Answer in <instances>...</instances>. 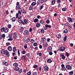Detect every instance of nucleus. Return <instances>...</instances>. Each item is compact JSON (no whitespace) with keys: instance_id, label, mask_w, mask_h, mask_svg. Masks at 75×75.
<instances>
[{"instance_id":"ea45409f","label":"nucleus","mask_w":75,"mask_h":75,"mask_svg":"<svg viewBox=\"0 0 75 75\" xmlns=\"http://www.w3.org/2000/svg\"><path fill=\"white\" fill-rule=\"evenodd\" d=\"M38 19L37 18H35L34 20V22H35V23H37V22H38Z\"/></svg>"},{"instance_id":"a211bd4d","label":"nucleus","mask_w":75,"mask_h":75,"mask_svg":"<svg viewBox=\"0 0 75 75\" xmlns=\"http://www.w3.org/2000/svg\"><path fill=\"white\" fill-rule=\"evenodd\" d=\"M47 62L48 63H51L52 62V60L51 59H49L47 60Z\"/></svg>"},{"instance_id":"c9c22d12","label":"nucleus","mask_w":75,"mask_h":75,"mask_svg":"<svg viewBox=\"0 0 75 75\" xmlns=\"http://www.w3.org/2000/svg\"><path fill=\"white\" fill-rule=\"evenodd\" d=\"M16 8H17L18 9V10H20V8H21V7H20V6H16Z\"/></svg>"},{"instance_id":"0e129e2a","label":"nucleus","mask_w":75,"mask_h":75,"mask_svg":"<svg viewBox=\"0 0 75 75\" xmlns=\"http://www.w3.org/2000/svg\"><path fill=\"white\" fill-rule=\"evenodd\" d=\"M8 37L9 38H11L12 37V35L11 34H10L8 35Z\"/></svg>"},{"instance_id":"c85d7f7f","label":"nucleus","mask_w":75,"mask_h":75,"mask_svg":"<svg viewBox=\"0 0 75 75\" xmlns=\"http://www.w3.org/2000/svg\"><path fill=\"white\" fill-rule=\"evenodd\" d=\"M21 58L23 60H24V59H25V56H22Z\"/></svg>"},{"instance_id":"e2e57ef3","label":"nucleus","mask_w":75,"mask_h":75,"mask_svg":"<svg viewBox=\"0 0 75 75\" xmlns=\"http://www.w3.org/2000/svg\"><path fill=\"white\" fill-rule=\"evenodd\" d=\"M30 50H32L33 49V48H34V47H33L32 45H31L30 46Z\"/></svg>"},{"instance_id":"5701e85b","label":"nucleus","mask_w":75,"mask_h":75,"mask_svg":"<svg viewBox=\"0 0 75 75\" xmlns=\"http://www.w3.org/2000/svg\"><path fill=\"white\" fill-rule=\"evenodd\" d=\"M4 31L5 32V33H7V32L8 31V28H6L5 29Z\"/></svg>"},{"instance_id":"72a5a7b5","label":"nucleus","mask_w":75,"mask_h":75,"mask_svg":"<svg viewBox=\"0 0 75 75\" xmlns=\"http://www.w3.org/2000/svg\"><path fill=\"white\" fill-rule=\"evenodd\" d=\"M62 70L65 71L66 70V68L65 67H62Z\"/></svg>"},{"instance_id":"473e14b6","label":"nucleus","mask_w":75,"mask_h":75,"mask_svg":"<svg viewBox=\"0 0 75 75\" xmlns=\"http://www.w3.org/2000/svg\"><path fill=\"white\" fill-rule=\"evenodd\" d=\"M24 21L25 24H27V23H28V21H27L26 19H24Z\"/></svg>"},{"instance_id":"e433bc0d","label":"nucleus","mask_w":75,"mask_h":75,"mask_svg":"<svg viewBox=\"0 0 75 75\" xmlns=\"http://www.w3.org/2000/svg\"><path fill=\"white\" fill-rule=\"evenodd\" d=\"M67 37L66 36H65L63 39V40L64 41H65L67 40Z\"/></svg>"},{"instance_id":"6e6552de","label":"nucleus","mask_w":75,"mask_h":75,"mask_svg":"<svg viewBox=\"0 0 75 75\" xmlns=\"http://www.w3.org/2000/svg\"><path fill=\"white\" fill-rule=\"evenodd\" d=\"M7 49L9 51H12V47L11 46H8L7 48Z\"/></svg>"},{"instance_id":"f8f14e48","label":"nucleus","mask_w":75,"mask_h":75,"mask_svg":"<svg viewBox=\"0 0 75 75\" xmlns=\"http://www.w3.org/2000/svg\"><path fill=\"white\" fill-rule=\"evenodd\" d=\"M60 57H62V59H65V57L64 56V54H60Z\"/></svg>"},{"instance_id":"cd10ccee","label":"nucleus","mask_w":75,"mask_h":75,"mask_svg":"<svg viewBox=\"0 0 75 75\" xmlns=\"http://www.w3.org/2000/svg\"><path fill=\"white\" fill-rule=\"evenodd\" d=\"M5 29L4 28H2L1 30V32H4V31Z\"/></svg>"},{"instance_id":"0eeeda50","label":"nucleus","mask_w":75,"mask_h":75,"mask_svg":"<svg viewBox=\"0 0 75 75\" xmlns=\"http://www.w3.org/2000/svg\"><path fill=\"white\" fill-rule=\"evenodd\" d=\"M28 32L27 30H25V31H24L23 33V34L25 35H28Z\"/></svg>"},{"instance_id":"774afa93","label":"nucleus","mask_w":75,"mask_h":75,"mask_svg":"<svg viewBox=\"0 0 75 75\" xmlns=\"http://www.w3.org/2000/svg\"><path fill=\"white\" fill-rule=\"evenodd\" d=\"M6 62L5 61L3 62V64L4 65H5V64H6Z\"/></svg>"},{"instance_id":"3c124183","label":"nucleus","mask_w":75,"mask_h":75,"mask_svg":"<svg viewBox=\"0 0 75 75\" xmlns=\"http://www.w3.org/2000/svg\"><path fill=\"white\" fill-rule=\"evenodd\" d=\"M65 54L67 57H69V53L67 52H66Z\"/></svg>"},{"instance_id":"9d476101","label":"nucleus","mask_w":75,"mask_h":75,"mask_svg":"<svg viewBox=\"0 0 75 75\" xmlns=\"http://www.w3.org/2000/svg\"><path fill=\"white\" fill-rule=\"evenodd\" d=\"M1 52L2 54H5V50L4 49L1 50Z\"/></svg>"},{"instance_id":"bf43d9fd","label":"nucleus","mask_w":75,"mask_h":75,"mask_svg":"<svg viewBox=\"0 0 75 75\" xmlns=\"http://www.w3.org/2000/svg\"><path fill=\"white\" fill-rule=\"evenodd\" d=\"M6 45H7V46L10 45V43L8 42L6 43Z\"/></svg>"},{"instance_id":"4d7b16f0","label":"nucleus","mask_w":75,"mask_h":75,"mask_svg":"<svg viewBox=\"0 0 75 75\" xmlns=\"http://www.w3.org/2000/svg\"><path fill=\"white\" fill-rule=\"evenodd\" d=\"M31 43H33V42H34L35 41L34 40V39H32L31 40Z\"/></svg>"},{"instance_id":"6ab92c4d","label":"nucleus","mask_w":75,"mask_h":75,"mask_svg":"<svg viewBox=\"0 0 75 75\" xmlns=\"http://www.w3.org/2000/svg\"><path fill=\"white\" fill-rule=\"evenodd\" d=\"M22 70L21 69H19L18 71V73L19 74H20V73H21L22 72Z\"/></svg>"},{"instance_id":"4c0bfd02","label":"nucleus","mask_w":75,"mask_h":75,"mask_svg":"<svg viewBox=\"0 0 75 75\" xmlns=\"http://www.w3.org/2000/svg\"><path fill=\"white\" fill-rule=\"evenodd\" d=\"M45 27H47V28L48 27L49 28H51V25H48L47 24H46Z\"/></svg>"},{"instance_id":"8fccbe9b","label":"nucleus","mask_w":75,"mask_h":75,"mask_svg":"<svg viewBox=\"0 0 75 75\" xmlns=\"http://www.w3.org/2000/svg\"><path fill=\"white\" fill-rule=\"evenodd\" d=\"M26 41L27 42H29L30 41V39L29 38H28L26 39Z\"/></svg>"},{"instance_id":"7ed1b4c3","label":"nucleus","mask_w":75,"mask_h":75,"mask_svg":"<svg viewBox=\"0 0 75 75\" xmlns=\"http://www.w3.org/2000/svg\"><path fill=\"white\" fill-rule=\"evenodd\" d=\"M66 68H67V69H69V70H71L72 69V67L70 66L69 65H68L66 66Z\"/></svg>"},{"instance_id":"a19ab883","label":"nucleus","mask_w":75,"mask_h":75,"mask_svg":"<svg viewBox=\"0 0 75 75\" xmlns=\"http://www.w3.org/2000/svg\"><path fill=\"white\" fill-rule=\"evenodd\" d=\"M18 56H20V50L18 49Z\"/></svg>"},{"instance_id":"f3484780","label":"nucleus","mask_w":75,"mask_h":75,"mask_svg":"<svg viewBox=\"0 0 75 75\" xmlns=\"http://www.w3.org/2000/svg\"><path fill=\"white\" fill-rule=\"evenodd\" d=\"M40 24H44V21L43 19H42L40 21Z\"/></svg>"},{"instance_id":"dca6fc26","label":"nucleus","mask_w":75,"mask_h":75,"mask_svg":"<svg viewBox=\"0 0 75 75\" xmlns=\"http://www.w3.org/2000/svg\"><path fill=\"white\" fill-rule=\"evenodd\" d=\"M56 37H57V38H61V35L60 34H59L57 36L56 35Z\"/></svg>"},{"instance_id":"423d86ee","label":"nucleus","mask_w":75,"mask_h":75,"mask_svg":"<svg viewBox=\"0 0 75 75\" xmlns=\"http://www.w3.org/2000/svg\"><path fill=\"white\" fill-rule=\"evenodd\" d=\"M18 13H17L16 16V18H18V14H20V15H21V11H18Z\"/></svg>"},{"instance_id":"20e7f679","label":"nucleus","mask_w":75,"mask_h":75,"mask_svg":"<svg viewBox=\"0 0 75 75\" xmlns=\"http://www.w3.org/2000/svg\"><path fill=\"white\" fill-rule=\"evenodd\" d=\"M46 40V38H42L41 40V41L42 43H44V42H45Z\"/></svg>"},{"instance_id":"1a4fd4ad","label":"nucleus","mask_w":75,"mask_h":75,"mask_svg":"<svg viewBox=\"0 0 75 75\" xmlns=\"http://www.w3.org/2000/svg\"><path fill=\"white\" fill-rule=\"evenodd\" d=\"M5 37V34H3L1 35V34H0V39H2L3 38H4Z\"/></svg>"},{"instance_id":"9b49d317","label":"nucleus","mask_w":75,"mask_h":75,"mask_svg":"<svg viewBox=\"0 0 75 75\" xmlns=\"http://www.w3.org/2000/svg\"><path fill=\"white\" fill-rule=\"evenodd\" d=\"M67 20L69 23H72V20L70 18H68Z\"/></svg>"},{"instance_id":"052dcab7","label":"nucleus","mask_w":75,"mask_h":75,"mask_svg":"<svg viewBox=\"0 0 75 75\" xmlns=\"http://www.w3.org/2000/svg\"><path fill=\"white\" fill-rule=\"evenodd\" d=\"M50 21L49 20H48L46 21V23L47 24H49L50 23Z\"/></svg>"},{"instance_id":"49530a36","label":"nucleus","mask_w":75,"mask_h":75,"mask_svg":"<svg viewBox=\"0 0 75 75\" xmlns=\"http://www.w3.org/2000/svg\"><path fill=\"white\" fill-rule=\"evenodd\" d=\"M37 55H39V57H41V55H42V53H37Z\"/></svg>"},{"instance_id":"864d4df0","label":"nucleus","mask_w":75,"mask_h":75,"mask_svg":"<svg viewBox=\"0 0 75 75\" xmlns=\"http://www.w3.org/2000/svg\"><path fill=\"white\" fill-rule=\"evenodd\" d=\"M38 67V65H35L33 67V68H37Z\"/></svg>"},{"instance_id":"6e6d98bb","label":"nucleus","mask_w":75,"mask_h":75,"mask_svg":"<svg viewBox=\"0 0 75 75\" xmlns=\"http://www.w3.org/2000/svg\"><path fill=\"white\" fill-rule=\"evenodd\" d=\"M22 17H23L22 16H20L18 18V20H19L20 19H21V18H22Z\"/></svg>"},{"instance_id":"c756f323","label":"nucleus","mask_w":75,"mask_h":75,"mask_svg":"<svg viewBox=\"0 0 75 75\" xmlns=\"http://www.w3.org/2000/svg\"><path fill=\"white\" fill-rule=\"evenodd\" d=\"M12 21L13 22H14L16 21V18L15 17H13L12 18Z\"/></svg>"},{"instance_id":"393cba45","label":"nucleus","mask_w":75,"mask_h":75,"mask_svg":"<svg viewBox=\"0 0 75 75\" xmlns=\"http://www.w3.org/2000/svg\"><path fill=\"white\" fill-rule=\"evenodd\" d=\"M36 5V2H32L31 4V6H35Z\"/></svg>"},{"instance_id":"338daca9","label":"nucleus","mask_w":75,"mask_h":75,"mask_svg":"<svg viewBox=\"0 0 75 75\" xmlns=\"http://www.w3.org/2000/svg\"><path fill=\"white\" fill-rule=\"evenodd\" d=\"M12 41L13 39L12 38H10L8 39V41Z\"/></svg>"},{"instance_id":"603ef678","label":"nucleus","mask_w":75,"mask_h":75,"mask_svg":"<svg viewBox=\"0 0 75 75\" xmlns=\"http://www.w3.org/2000/svg\"><path fill=\"white\" fill-rule=\"evenodd\" d=\"M33 75H37V73L35 72L33 73Z\"/></svg>"},{"instance_id":"37998d69","label":"nucleus","mask_w":75,"mask_h":75,"mask_svg":"<svg viewBox=\"0 0 75 75\" xmlns=\"http://www.w3.org/2000/svg\"><path fill=\"white\" fill-rule=\"evenodd\" d=\"M73 72L72 71L69 72V75H71L73 74Z\"/></svg>"},{"instance_id":"b1692460","label":"nucleus","mask_w":75,"mask_h":75,"mask_svg":"<svg viewBox=\"0 0 75 75\" xmlns=\"http://www.w3.org/2000/svg\"><path fill=\"white\" fill-rule=\"evenodd\" d=\"M24 29V28L23 27H21L20 28V31L21 32H23V30Z\"/></svg>"},{"instance_id":"58836bf2","label":"nucleus","mask_w":75,"mask_h":75,"mask_svg":"<svg viewBox=\"0 0 75 75\" xmlns=\"http://www.w3.org/2000/svg\"><path fill=\"white\" fill-rule=\"evenodd\" d=\"M33 45L34 47H36V46H37V43L36 42H34L33 43Z\"/></svg>"},{"instance_id":"4be33fe9","label":"nucleus","mask_w":75,"mask_h":75,"mask_svg":"<svg viewBox=\"0 0 75 75\" xmlns=\"http://www.w3.org/2000/svg\"><path fill=\"white\" fill-rule=\"evenodd\" d=\"M8 54H9V53H8V51L5 50V54H5V55H7Z\"/></svg>"},{"instance_id":"bb28decb","label":"nucleus","mask_w":75,"mask_h":75,"mask_svg":"<svg viewBox=\"0 0 75 75\" xmlns=\"http://www.w3.org/2000/svg\"><path fill=\"white\" fill-rule=\"evenodd\" d=\"M39 2L40 3H43L44 0H39Z\"/></svg>"},{"instance_id":"412c9836","label":"nucleus","mask_w":75,"mask_h":75,"mask_svg":"<svg viewBox=\"0 0 75 75\" xmlns=\"http://www.w3.org/2000/svg\"><path fill=\"white\" fill-rule=\"evenodd\" d=\"M21 12L22 13V14H25L26 13L25 12V10H24V9H22L21 10Z\"/></svg>"},{"instance_id":"680f3d73","label":"nucleus","mask_w":75,"mask_h":75,"mask_svg":"<svg viewBox=\"0 0 75 75\" xmlns=\"http://www.w3.org/2000/svg\"><path fill=\"white\" fill-rule=\"evenodd\" d=\"M31 72H29L27 73V75H31Z\"/></svg>"},{"instance_id":"a878e982","label":"nucleus","mask_w":75,"mask_h":75,"mask_svg":"<svg viewBox=\"0 0 75 75\" xmlns=\"http://www.w3.org/2000/svg\"><path fill=\"white\" fill-rule=\"evenodd\" d=\"M48 45V44L47 43H45L43 44V46L44 47H46Z\"/></svg>"},{"instance_id":"2eb2a0df","label":"nucleus","mask_w":75,"mask_h":75,"mask_svg":"<svg viewBox=\"0 0 75 75\" xmlns=\"http://www.w3.org/2000/svg\"><path fill=\"white\" fill-rule=\"evenodd\" d=\"M41 26V25L39 23H37L36 25V27H40Z\"/></svg>"},{"instance_id":"09e8293b","label":"nucleus","mask_w":75,"mask_h":75,"mask_svg":"<svg viewBox=\"0 0 75 75\" xmlns=\"http://www.w3.org/2000/svg\"><path fill=\"white\" fill-rule=\"evenodd\" d=\"M40 31H41V33H44L45 31H44V29H42Z\"/></svg>"},{"instance_id":"39448f33","label":"nucleus","mask_w":75,"mask_h":75,"mask_svg":"<svg viewBox=\"0 0 75 75\" xmlns=\"http://www.w3.org/2000/svg\"><path fill=\"white\" fill-rule=\"evenodd\" d=\"M44 69L45 71L47 72V71H48V70L49 69V67H48L45 66L44 67Z\"/></svg>"},{"instance_id":"2f4dec72","label":"nucleus","mask_w":75,"mask_h":75,"mask_svg":"<svg viewBox=\"0 0 75 75\" xmlns=\"http://www.w3.org/2000/svg\"><path fill=\"white\" fill-rule=\"evenodd\" d=\"M19 69V68H18V67H16L15 68L14 70L15 71H17Z\"/></svg>"},{"instance_id":"7c9ffc66","label":"nucleus","mask_w":75,"mask_h":75,"mask_svg":"<svg viewBox=\"0 0 75 75\" xmlns=\"http://www.w3.org/2000/svg\"><path fill=\"white\" fill-rule=\"evenodd\" d=\"M16 47H13V52H15L16 50Z\"/></svg>"},{"instance_id":"f03ea898","label":"nucleus","mask_w":75,"mask_h":75,"mask_svg":"<svg viewBox=\"0 0 75 75\" xmlns=\"http://www.w3.org/2000/svg\"><path fill=\"white\" fill-rule=\"evenodd\" d=\"M65 50V47L62 46L60 48L59 50L60 51H64Z\"/></svg>"},{"instance_id":"69168bd1","label":"nucleus","mask_w":75,"mask_h":75,"mask_svg":"<svg viewBox=\"0 0 75 75\" xmlns=\"http://www.w3.org/2000/svg\"><path fill=\"white\" fill-rule=\"evenodd\" d=\"M37 18H38V19H40V18H41V16H39V15L38 16H37Z\"/></svg>"},{"instance_id":"ddd939ff","label":"nucleus","mask_w":75,"mask_h":75,"mask_svg":"<svg viewBox=\"0 0 75 75\" xmlns=\"http://www.w3.org/2000/svg\"><path fill=\"white\" fill-rule=\"evenodd\" d=\"M33 6L31 5H30L29 7V10L31 11L33 10Z\"/></svg>"},{"instance_id":"aec40b11","label":"nucleus","mask_w":75,"mask_h":75,"mask_svg":"<svg viewBox=\"0 0 75 75\" xmlns=\"http://www.w3.org/2000/svg\"><path fill=\"white\" fill-rule=\"evenodd\" d=\"M13 65L14 67H18V63H15L13 64Z\"/></svg>"},{"instance_id":"79ce46f5","label":"nucleus","mask_w":75,"mask_h":75,"mask_svg":"<svg viewBox=\"0 0 75 75\" xmlns=\"http://www.w3.org/2000/svg\"><path fill=\"white\" fill-rule=\"evenodd\" d=\"M49 53L50 55H52V52L51 51H49Z\"/></svg>"},{"instance_id":"a18cd8bd","label":"nucleus","mask_w":75,"mask_h":75,"mask_svg":"<svg viewBox=\"0 0 75 75\" xmlns=\"http://www.w3.org/2000/svg\"><path fill=\"white\" fill-rule=\"evenodd\" d=\"M52 4H55V0H53L52 1Z\"/></svg>"},{"instance_id":"c03bdc74","label":"nucleus","mask_w":75,"mask_h":75,"mask_svg":"<svg viewBox=\"0 0 75 75\" xmlns=\"http://www.w3.org/2000/svg\"><path fill=\"white\" fill-rule=\"evenodd\" d=\"M25 52H26L25 51V50H23L22 51L21 53L22 54H25Z\"/></svg>"},{"instance_id":"5fc2aeb1","label":"nucleus","mask_w":75,"mask_h":75,"mask_svg":"<svg viewBox=\"0 0 75 75\" xmlns=\"http://www.w3.org/2000/svg\"><path fill=\"white\" fill-rule=\"evenodd\" d=\"M62 10L63 11H66V8H63L62 9Z\"/></svg>"},{"instance_id":"4468645a","label":"nucleus","mask_w":75,"mask_h":75,"mask_svg":"<svg viewBox=\"0 0 75 75\" xmlns=\"http://www.w3.org/2000/svg\"><path fill=\"white\" fill-rule=\"evenodd\" d=\"M52 50V47L51 46H50L49 47L47 48L48 51H51Z\"/></svg>"},{"instance_id":"13d9d810","label":"nucleus","mask_w":75,"mask_h":75,"mask_svg":"<svg viewBox=\"0 0 75 75\" xmlns=\"http://www.w3.org/2000/svg\"><path fill=\"white\" fill-rule=\"evenodd\" d=\"M8 27L9 28H10L11 27V25L10 24H9L8 25Z\"/></svg>"},{"instance_id":"de8ad7c7","label":"nucleus","mask_w":75,"mask_h":75,"mask_svg":"<svg viewBox=\"0 0 75 75\" xmlns=\"http://www.w3.org/2000/svg\"><path fill=\"white\" fill-rule=\"evenodd\" d=\"M22 22H23V21H22V20H19L18 21V22L19 23H21Z\"/></svg>"},{"instance_id":"f704fd0d","label":"nucleus","mask_w":75,"mask_h":75,"mask_svg":"<svg viewBox=\"0 0 75 75\" xmlns=\"http://www.w3.org/2000/svg\"><path fill=\"white\" fill-rule=\"evenodd\" d=\"M64 32L65 34H67L68 33V30L67 29H66L64 30Z\"/></svg>"},{"instance_id":"f257e3e1","label":"nucleus","mask_w":75,"mask_h":75,"mask_svg":"<svg viewBox=\"0 0 75 75\" xmlns=\"http://www.w3.org/2000/svg\"><path fill=\"white\" fill-rule=\"evenodd\" d=\"M13 39L14 40H16L17 38V34L16 33H13Z\"/></svg>"}]
</instances>
